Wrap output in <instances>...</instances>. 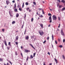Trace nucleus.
<instances>
[{"instance_id":"f257e3e1","label":"nucleus","mask_w":65,"mask_h":65,"mask_svg":"<svg viewBox=\"0 0 65 65\" xmlns=\"http://www.w3.org/2000/svg\"><path fill=\"white\" fill-rule=\"evenodd\" d=\"M38 33H39V34L41 36H42V35H43L44 34V32L42 30H39L38 31Z\"/></svg>"},{"instance_id":"f03ea898","label":"nucleus","mask_w":65,"mask_h":65,"mask_svg":"<svg viewBox=\"0 0 65 65\" xmlns=\"http://www.w3.org/2000/svg\"><path fill=\"white\" fill-rule=\"evenodd\" d=\"M53 19L54 20H56L57 19V17L55 15L53 16Z\"/></svg>"},{"instance_id":"7ed1b4c3","label":"nucleus","mask_w":65,"mask_h":65,"mask_svg":"<svg viewBox=\"0 0 65 65\" xmlns=\"http://www.w3.org/2000/svg\"><path fill=\"white\" fill-rule=\"evenodd\" d=\"M25 53H28V52H30V50H25Z\"/></svg>"},{"instance_id":"20e7f679","label":"nucleus","mask_w":65,"mask_h":65,"mask_svg":"<svg viewBox=\"0 0 65 65\" xmlns=\"http://www.w3.org/2000/svg\"><path fill=\"white\" fill-rule=\"evenodd\" d=\"M61 34L62 35H63V36L64 35V33H63V30H62V29H61Z\"/></svg>"},{"instance_id":"39448f33","label":"nucleus","mask_w":65,"mask_h":65,"mask_svg":"<svg viewBox=\"0 0 65 65\" xmlns=\"http://www.w3.org/2000/svg\"><path fill=\"white\" fill-rule=\"evenodd\" d=\"M6 3L7 5H8V4L9 3V1L8 0H6Z\"/></svg>"},{"instance_id":"423d86ee","label":"nucleus","mask_w":65,"mask_h":65,"mask_svg":"<svg viewBox=\"0 0 65 65\" xmlns=\"http://www.w3.org/2000/svg\"><path fill=\"white\" fill-rule=\"evenodd\" d=\"M29 44L31 46V47H32V48H34L35 50V48H34V47H33V46L31 44Z\"/></svg>"},{"instance_id":"0eeeda50","label":"nucleus","mask_w":65,"mask_h":65,"mask_svg":"<svg viewBox=\"0 0 65 65\" xmlns=\"http://www.w3.org/2000/svg\"><path fill=\"white\" fill-rule=\"evenodd\" d=\"M54 59L55 61L56 64H57V63H58V61H57V59H56L55 58H54Z\"/></svg>"},{"instance_id":"6e6552de","label":"nucleus","mask_w":65,"mask_h":65,"mask_svg":"<svg viewBox=\"0 0 65 65\" xmlns=\"http://www.w3.org/2000/svg\"><path fill=\"white\" fill-rule=\"evenodd\" d=\"M25 38L26 40H28V39H29V36H27Z\"/></svg>"},{"instance_id":"1a4fd4ad","label":"nucleus","mask_w":65,"mask_h":65,"mask_svg":"<svg viewBox=\"0 0 65 65\" xmlns=\"http://www.w3.org/2000/svg\"><path fill=\"white\" fill-rule=\"evenodd\" d=\"M4 42L5 45L6 46H7V44L6 43V41H4Z\"/></svg>"},{"instance_id":"9d476101","label":"nucleus","mask_w":65,"mask_h":65,"mask_svg":"<svg viewBox=\"0 0 65 65\" xmlns=\"http://www.w3.org/2000/svg\"><path fill=\"white\" fill-rule=\"evenodd\" d=\"M19 16V14L18 13H17L16 15V17H17V18H18Z\"/></svg>"},{"instance_id":"9b49d317","label":"nucleus","mask_w":65,"mask_h":65,"mask_svg":"<svg viewBox=\"0 0 65 65\" xmlns=\"http://www.w3.org/2000/svg\"><path fill=\"white\" fill-rule=\"evenodd\" d=\"M40 26H41L42 28H43V25L42 24H40Z\"/></svg>"},{"instance_id":"f8f14e48","label":"nucleus","mask_w":65,"mask_h":65,"mask_svg":"<svg viewBox=\"0 0 65 65\" xmlns=\"http://www.w3.org/2000/svg\"><path fill=\"white\" fill-rule=\"evenodd\" d=\"M30 58L31 59H33V57L32 55H31L30 56Z\"/></svg>"},{"instance_id":"ddd939ff","label":"nucleus","mask_w":65,"mask_h":65,"mask_svg":"<svg viewBox=\"0 0 65 65\" xmlns=\"http://www.w3.org/2000/svg\"><path fill=\"white\" fill-rule=\"evenodd\" d=\"M14 11H15V12H18V9H15L14 10Z\"/></svg>"},{"instance_id":"4468645a","label":"nucleus","mask_w":65,"mask_h":65,"mask_svg":"<svg viewBox=\"0 0 65 65\" xmlns=\"http://www.w3.org/2000/svg\"><path fill=\"white\" fill-rule=\"evenodd\" d=\"M9 14L11 17H13V16L11 14H10V11H9Z\"/></svg>"},{"instance_id":"2eb2a0df","label":"nucleus","mask_w":65,"mask_h":65,"mask_svg":"<svg viewBox=\"0 0 65 65\" xmlns=\"http://www.w3.org/2000/svg\"><path fill=\"white\" fill-rule=\"evenodd\" d=\"M15 23V21H13L12 22V24H14Z\"/></svg>"},{"instance_id":"dca6fc26","label":"nucleus","mask_w":65,"mask_h":65,"mask_svg":"<svg viewBox=\"0 0 65 65\" xmlns=\"http://www.w3.org/2000/svg\"><path fill=\"white\" fill-rule=\"evenodd\" d=\"M48 20H52V19H51V16H50V17H49Z\"/></svg>"},{"instance_id":"f3484780","label":"nucleus","mask_w":65,"mask_h":65,"mask_svg":"<svg viewBox=\"0 0 65 65\" xmlns=\"http://www.w3.org/2000/svg\"><path fill=\"white\" fill-rule=\"evenodd\" d=\"M52 39L53 40H54V35H52Z\"/></svg>"},{"instance_id":"a211bd4d","label":"nucleus","mask_w":65,"mask_h":65,"mask_svg":"<svg viewBox=\"0 0 65 65\" xmlns=\"http://www.w3.org/2000/svg\"><path fill=\"white\" fill-rule=\"evenodd\" d=\"M18 36H17L16 37V40H18Z\"/></svg>"},{"instance_id":"6ab92c4d","label":"nucleus","mask_w":65,"mask_h":65,"mask_svg":"<svg viewBox=\"0 0 65 65\" xmlns=\"http://www.w3.org/2000/svg\"><path fill=\"white\" fill-rule=\"evenodd\" d=\"M65 9V8L64 7L62 9V11H64V10Z\"/></svg>"},{"instance_id":"aec40b11","label":"nucleus","mask_w":65,"mask_h":65,"mask_svg":"<svg viewBox=\"0 0 65 65\" xmlns=\"http://www.w3.org/2000/svg\"><path fill=\"white\" fill-rule=\"evenodd\" d=\"M24 3H23L22 6V8H24Z\"/></svg>"},{"instance_id":"412c9836","label":"nucleus","mask_w":65,"mask_h":65,"mask_svg":"<svg viewBox=\"0 0 65 65\" xmlns=\"http://www.w3.org/2000/svg\"><path fill=\"white\" fill-rule=\"evenodd\" d=\"M62 57L63 59H65V56H64V55H62Z\"/></svg>"},{"instance_id":"4be33fe9","label":"nucleus","mask_w":65,"mask_h":65,"mask_svg":"<svg viewBox=\"0 0 65 65\" xmlns=\"http://www.w3.org/2000/svg\"><path fill=\"white\" fill-rule=\"evenodd\" d=\"M33 20H34V19H33V18H32L31 20V22H32L33 21Z\"/></svg>"},{"instance_id":"5701e85b","label":"nucleus","mask_w":65,"mask_h":65,"mask_svg":"<svg viewBox=\"0 0 65 65\" xmlns=\"http://www.w3.org/2000/svg\"><path fill=\"white\" fill-rule=\"evenodd\" d=\"M61 2L64 3H65V1L64 0H62V1H61Z\"/></svg>"},{"instance_id":"b1692460","label":"nucleus","mask_w":65,"mask_h":65,"mask_svg":"<svg viewBox=\"0 0 65 65\" xmlns=\"http://www.w3.org/2000/svg\"><path fill=\"white\" fill-rule=\"evenodd\" d=\"M25 4L26 5H28L29 4V3H28V2H26L25 3Z\"/></svg>"},{"instance_id":"393cba45","label":"nucleus","mask_w":65,"mask_h":65,"mask_svg":"<svg viewBox=\"0 0 65 65\" xmlns=\"http://www.w3.org/2000/svg\"><path fill=\"white\" fill-rule=\"evenodd\" d=\"M16 8V4H15L14 5V8Z\"/></svg>"},{"instance_id":"a878e982","label":"nucleus","mask_w":65,"mask_h":65,"mask_svg":"<svg viewBox=\"0 0 65 65\" xmlns=\"http://www.w3.org/2000/svg\"><path fill=\"white\" fill-rule=\"evenodd\" d=\"M48 15H49V16H50V15H51L52 14H51V13H49L48 14Z\"/></svg>"},{"instance_id":"bb28decb","label":"nucleus","mask_w":65,"mask_h":65,"mask_svg":"<svg viewBox=\"0 0 65 65\" xmlns=\"http://www.w3.org/2000/svg\"><path fill=\"white\" fill-rule=\"evenodd\" d=\"M62 6L61 5H59V8H61V7H62Z\"/></svg>"},{"instance_id":"cd10ccee","label":"nucleus","mask_w":65,"mask_h":65,"mask_svg":"<svg viewBox=\"0 0 65 65\" xmlns=\"http://www.w3.org/2000/svg\"><path fill=\"white\" fill-rule=\"evenodd\" d=\"M25 16L24 17V18L25 19V18H26V13H25Z\"/></svg>"},{"instance_id":"c85d7f7f","label":"nucleus","mask_w":65,"mask_h":65,"mask_svg":"<svg viewBox=\"0 0 65 65\" xmlns=\"http://www.w3.org/2000/svg\"><path fill=\"white\" fill-rule=\"evenodd\" d=\"M33 3L34 4V5H36V3H35V2H33Z\"/></svg>"},{"instance_id":"c756f323","label":"nucleus","mask_w":65,"mask_h":65,"mask_svg":"<svg viewBox=\"0 0 65 65\" xmlns=\"http://www.w3.org/2000/svg\"><path fill=\"white\" fill-rule=\"evenodd\" d=\"M49 39H50V37H48L47 38V40H48Z\"/></svg>"},{"instance_id":"7c9ffc66","label":"nucleus","mask_w":65,"mask_h":65,"mask_svg":"<svg viewBox=\"0 0 65 65\" xmlns=\"http://www.w3.org/2000/svg\"><path fill=\"white\" fill-rule=\"evenodd\" d=\"M22 9L21 8H19V10H20V11H21Z\"/></svg>"},{"instance_id":"2f4dec72","label":"nucleus","mask_w":65,"mask_h":65,"mask_svg":"<svg viewBox=\"0 0 65 65\" xmlns=\"http://www.w3.org/2000/svg\"><path fill=\"white\" fill-rule=\"evenodd\" d=\"M15 55H16V56H17V55H18V54H17V52H15Z\"/></svg>"},{"instance_id":"473e14b6","label":"nucleus","mask_w":65,"mask_h":65,"mask_svg":"<svg viewBox=\"0 0 65 65\" xmlns=\"http://www.w3.org/2000/svg\"><path fill=\"white\" fill-rule=\"evenodd\" d=\"M15 44L16 45H18V42H15Z\"/></svg>"},{"instance_id":"72a5a7b5","label":"nucleus","mask_w":65,"mask_h":65,"mask_svg":"<svg viewBox=\"0 0 65 65\" xmlns=\"http://www.w3.org/2000/svg\"><path fill=\"white\" fill-rule=\"evenodd\" d=\"M7 50H9L10 49V47H7Z\"/></svg>"},{"instance_id":"f704fd0d","label":"nucleus","mask_w":65,"mask_h":65,"mask_svg":"<svg viewBox=\"0 0 65 65\" xmlns=\"http://www.w3.org/2000/svg\"><path fill=\"white\" fill-rule=\"evenodd\" d=\"M55 42L56 44H57V40H55Z\"/></svg>"},{"instance_id":"c9c22d12","label":"nucleus","mask_w":65,"mask_h":65,"mask_svg":"<svg viewBox=\"0 0 65 65\" xmlns=\"http://www.w3.org/2000/svg\"><path fill=\"white\" fill-rule=\"evenodd\" d=\"M3 61V59L1 58H0V62H1V61Z\"/></svg>"},{"instance_id":"e433bc0d","label":"nucleus","mask_w":65,"mask_h":65,"mask_svg":"<svg viewBox=\"0 0 65 65\" xmlns=\"http://www.w3.org/2000/svg\"><path fill=\"white\" fill-rule=\"evenodd\" d=\"M29 59V57H28V56H27V59H26V61H28V59Z\"/></svg>"},{"instance_id":"4c0bfd02","label":"nucleus","mask_w":65,"mask_h":65,"mask_svg":"<svg viewBox=\"0 0 65 65\" xmlns=\"http://www.w3.org/2000/svg\"><path fill=\"white\" fill-rule=\"evenodd\" d=\"M35 54H36V53H34L33 54V57H35Z\"/></svg>"},{"instance_id":"58836bf2","label":"nucleus","mask_w":65,"mask_h":65,"mask_svg":"<svg viewBox=\"0 0 65 65\" xmlns=\"http://www.w3.org/2000/svg\"><path fill=\"white\" fill-rule=\"evenodd\" d=\"M9 62L10 63L11 65H12V63H11V61H9Z\"/></svg>"},{"instance_id":"ea45409f","label":"nucleus","mask_w":65,"mask_h":65,"mask_svg":"<svg viewBox=\"0 0 65 65\" xmlns=\"http://www.w3.org/2000/svg\"><path fill=\"white\" fill-rule=\"evenodd\" d=\"M27 10V11H28V10H29V8H27L26 9Z\"/></svg>"},{"instance_id":"a19ab883","label":"nucleus","mask_w":65,"mask_h":65,"mask_svg":"<svg viewBox=\"0 0 65 65\" xmlns=\"http://www.w3.org/2000/svg\"><path fill=\"white\" fill-rule=\"evenodd\" d=\"M11 44H10V42H9L8 43V45H10Z\"/></svg>"},{"instance_id":"79ce46f5","label":"nucleus","mask_w":65,"mask_h":65,"mask_svg":"<svg viewBox=\"0 0 65 65\" xmlns=\"http://www.w3.org/2000/svg\"><path fill=\"white\" fill-rule=\"evenodd\" d=\"M58 41H61V40H60V39H58Z\"/></svg>"},{"instance_id":"37998d69","label":"nucleus","mask_w":65,"mask_h":65,"mask_svg":"<svg viewBox=\"0 0 65 65\" xmlns=\"http://www.w3.org/2000/svg\"><path fill=\"white\" fill-rule=\"evenodd\" d=\"M30 37L31 38H34V36H31Z\"/></svg>"},{"instance_id":"c03bdc74","label":"nucleus","mask_w":65,"mask_h":65,"mask_svg":"<svg viewBox=\"0 0 65 65\" xmlns=\"http://www.w3.org/2000/svg\"><path fill=\"white\" fill-rule=\"evenodd\" d=\"M57 1H58L59 3H60L61 2L60 0H57Z\"/></svg>"},{"instance_id":"a18cd8bd","label":"nucleus","mask_w":65,"mask_h":65,"mask_svg":"<svg viewBox=\"0 0 65 65\" xmlns=\"http://www.w3.org/2000/svg\"><path fill=\"white\" fill-rule=\"evenodd\" d=\"M59 3H58L57 4V7H58V6H59Z\"/></svg>"},{"instance_id":"49530a36","label":"nucleus","mask_w":65,"mask_h":65,"mask_svg":"<svg viewBox=\"0 0 65 65\" xmlns=\"http://www.w3.org/2000/svg\"><path fill=\"white\" fill-rule=\"evenodd\" d=\"M46 42V40H45L44 42H43V43L44 44L45 43V42Z\"/></svg>"},{"instance_id":"de8ad7c7","label":"nucleus","mask_w":65,"mask_h":65,"mask_svg":"<svg viewBox=\"0 0 65 65\" xmlns=\"http://www.w3.org/2000/svg\"><path fill=\"white\" fill-rule=\"evenodd\" d=\"M42 12H43V14H44V12L43 11V10H42Z\"/></svg>"},{"instance_id":"09e8293b","label":"nucleus","mask_w":65,"mask_h":65,"mask_svg":"<svg viewBox=\"0 0 65 65\" xmlns=\"http://www.w3.org/2000/svg\"><path fill=\"white\" fill-rule=\"evenodd\" d=\"M40 18H42V17H43V16H42V15H41V16H40Z\"/></svg>"},{"instance_id":"8fccbe9b","label":"nucleus","mask_w":65,"mask_h":65,"mask_svg":"<svg viewBox=\"0 0 65 65\" xmlns=\"http://www.w3.org/2000/svg\"><path fill=\"white\" fill-rule=\"evenodd\" d=\"M59 47H60L61 48V47H62V45H60L59 46Z\"/></svg>"},{"instance_id":"3c124183","label":"nucleus","mask_w":65,"mask_h":65,"mask_svg":"<svg viewBox=\"0 0 65 65\" xmlns=\"http://www.w3.org/2000/svg\"><path fill=\"white\" fill-rule=\"evenodd\" d=\"M58 20L59 21H60V18L59 17H58Z\"/></svg>"},{"instance_id":"603ef678","label":"nucleus","mask_w":65,"mask_h":65,"mask_svg":"<svg viewBox=\"0 0 65 65\" xmlns=\"http://www.w3.org/2000/svg\"><path fill=\"white\" fill-rule=\"evenodd\" d=\"M12 2H13V3H14L15 2V1L14 0L13 1H12Z\"/></svg>"},{"instance_id":"864d4df0","label":"nucleus","mask_w":65,"mask_h":65,"mask_svg":"<svg viewBox=\"0 0 65 65\" xmlns=\"http://www.w3.org/2000/svg\"><path fill=\"white\" fill-rule=\"evenodd\" d=\"M47 54H48L49 55H50V52H48Z\"/></svg>"},{"instance_id":"5fc2aeb1","label":"nucleus","mask_w":65,"mask_h":65,"mask_svg":"<svg viewBox=\"0 0 65 65\" xmlns=\"http://www.w3.org/2000/svg\"><path fill=\"white\" fill-rule=\"evenodd\" d=\"M43 65H45V62H43Z\"/></svg>"},{"instance_id":"6e6d98bb","label":"nucleus","mask_w":65,"mask_h":65,"mask_svg":"<svg viewBox=\"0 0 65 65\" xmlns=\"http://www.w3.org/2000/svg\"><path fill=\"white\" fill-rule=\"evenodd\" d=\"M2 31L3 32H4V29H2Z\"/></svg>"},{"instance_id":"4d7b16f0","label":"nucleus","mask_w":65,"mask_h":65,"mask_svg":"<svg viewBox=\"0 0 65 65\" xmlns=\"http://www.w3.org/2000/svg\"><path fill=\"white\" fill-rule=\"evenodd\" d=\"M65 41V40L64 39H63V42H64Z\"/></svg>"},{"instance_id":"13d9d810","label":"nucleus","mask_w":65,"mask_h":65,"mask_svg":"<svg viewBox=\"0 0 65 65\" xmlns=\"http://www.w3.org/2000/svg\"><path fill=\"white\" fill-rule=\"evenodd\" d=\"M51 22H52V19L50 20V23H51Z\"/></svg>"},{"instance_id":"bf43d9fd","label":"nucleus","mask_w":65,"mask_h":65,"mask_svg":"<svg viewBox=\"0 0 65 65\" xmlns=\"http://www.w3.org/2000/svg\"><path fill=\"white\" fill-rule=\"evenodd\" d=\"M51 26V24H50L48 25V27H50Z\"/></svg>"},{"instance_id":"052dcab7","label":"nucleus","mask_w":65,"mask_h":65,"mask_svg":"<svg viewBox=\"0 0 65 65\" xmlns=\"http://www.w3.org/2000/svg\"><path fill=\"white\" fill-rule=\"evenodd\" d=\"M38 9H39L40 10H41L42 9H41V8H39Z\"/></svg>"},{"instance_id":"680f3d73","label":"nucleus","mask_w":65,"mask_h":65,"mask_svg":"<svg viewBox=\"0 0 65 65\" xmlns=\"http://www.w3.org/2000/svg\"><path fill=\"white\" fill-rule=\"evenodd\" d=\"M21 55L22 57H23V55L22 54V53H21Z\"/></svg>"},{"instance_id":"e2e57ef3","label":"nucleus","mask_w":65,"mask_h":65,"mask_svg":"<svg viewBox=\"0 0 65 65\" xmlns=\"http://www.w3.org/2000/svg\"><path fill=\"white\" fill-rule=\"evenodd\" d=\"M19 7H20V6H19V5H18V6H17V7H18V8H19Z\"/></svg>"},{"instance_id":"0e129e2a","label":"nucleus","mask_w":65,"mask_h":65,"mask_svg":"<svg viewBox=\"0 0 65 65\" xmlns=\"http://www.w3.org/2000/svg\"><path fill=\"white\" fill-rule=\"evenodd\" d=\"M24 26V25H23L22 26V29H23V27Z\"/></svg>"},{"instance_id":"69168bd1","label":"nucleus","mask_w":65,"mask_h":65,"mask_svg":"<svg viewBox=\"0 0 65 65\" xmlns=\"http://www.w3.org/2000/svg\"><path fill=\"white\" fill-rule=\"evenodd\" d=\"M9 64L8 63V62H7V65H8Z\"/></svg>"},{"instance_id":"338daca9","label":"nucleus","mask_w":65,"mask_h":65,"mask_svg":"<svg viewBox=\"0 0 65 65\" xmlns=\"http://www.w3.org/2000/svg\"><path fill=\"white\" fill-rule=\"evenodd\" d=\"M24 65H26V63H24Z\"/></svg>"},{"instance_id":"774afa93","label":"nucleus","mask_w":65,"mask_h":65,"mask_svg":"<svg viewBox=\"0 0 65 65\" xmlns=\"http://www.w3.org/2000/svg\"><path fill=\"white\" fill-rule=\"evenodd\" d=\"M52 63H50L49 64V65H52Z\"/></svg>"}]
</instances>
